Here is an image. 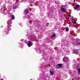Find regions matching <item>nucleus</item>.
<instances>
[{
  "label": "nucleus",
  "mask_w": 80,
  "mask_h": 80,
  "mask_svg": "<svg viewBox=\"0 0 80 80\" xmlns=\"http://www.w3.org/2000/svg\"><path fill=\"white\" fill-rule=\"evenodd\" d=\"M1 10H2V9H1Z\"/></svg>",
  "instance_id": "18"
},
{
  "label": "nucleus",
  "mask_w": 80,
  "mask_h": 80,
  "mask_svg": "<svg viewBox=\"0 0 80 80\" xmlns=\"http://www.w3.org/2000/svg\"><path fill=\"white\" fill-rule=\"evenodd\" d=\"M77 44H78V45H80V42H78Z\"/></svg>",
  "instance_id": "12"
},
{
  "label": "nucleus",
  "mask_w": 80,
  "mask_h": 80,
  "mask_svg": "<svg viewBox=\"0 0 80 80\" xmlns=\"http://www.w3.org/2000/svg\"><path fill=\"white\" fill-rule=\"evenodd\" d=\"M65 29H66V30H69V29L68 28V27H66L65 28Z\"/></svg>",
  "instance_id": "8"
},
{
  "label": "nucleus",
  "mask_w": 80,
  "mask_h": 80,
  "mask_svg": "<svg viewBox=\"0 0 80 80\" xmlns=\"http://www.w3.org/2000/svg\"><path fill=\"white\" fill-rule=\"evenodd\" d=\"M78 74L80 75V69H78Z\"/></svg>",
  "instance_id": "11"
},
{
  "label": "nucleus",
  "mask_w": 80,
  "mask_h": 80,
  "mask_svg": "<svg viewBox=\"0 0 80 80\" xmlns=\"http://www.w3.org/2000/svg\"><path fill=\"white\" fill-rule=\"evenodd\" d=\"M28 45L29 47H30L32 45V43L31 42L28 41Z\"/></svg>",
  "instance_id": "2"
},
{
  "label": "nucleus",
  "mask_w": 80,
  "mask_h": 80,
  "mask_svg": "<svg viewBox=\"0 0 80 80\" xmlns=\"http://www.w3.org/2000/svg\"><path fill=\"white\" fill-rule=\"evenodd\" d=\"M74 53H76V54H77V53H78V51L74 50Z\"/></svg>",
  "instance_id": "7"
},
{
  "label": "nucleus",
  "mask_w": 80,
  "mask_h": 80,
  "mask_svg": "<svg viewBox=\"0 0 80 80\" xmlns=\"http://www.w3.org/2000/svg\"><path fill=\"white\" fill-rule=\"evenodd\" d=\"M52 37H55V34H54L52 35Z\"/></svg>",
  "instance_id": "14"
},
{
  "label": "nucleus",
  "mask_w": 80,
  "mask_h": 80,
  "mask_svg": "<svg viewBox=\"0 0 80 80\" xmlns=\"http://www.w3.org/2000/svg\"><path fill=\"white\" fill-rule=\"evenodd\" d=\"M50 73L51 75H53V70L50 69Z\"/></svg>",
  "instance_id": "6"
},
{
  "label": "nucleus",
  "mask_w": 80,
  "mask_h": 80,
  "mask_svg": "<svg viewBox=\"0 0 80 80\" xmlns=\"http://www.w3.org/2000/svg\"><path fill=\"white\" fill-rule=\"evenodd\" d=\"M72 19H73V18H74L73 17H72Z\"/></svg>",
  "instance_id": "15"
},
{
  "label": "nucleus",
  "mask_w": 80,
  "mask_h": 80,
  "mask_svg": "<svg viewBox=\"0 0 80 80\" xmlns=\"http://www.w3.org/2000/svg\"><path fill=\"white\" fill-rule=\"evenodd\" d=\"M72 23H73L75 24V23H76V22H74V21H72Z\"/></svg>",
  "instance_id": "13"
},
{
  "label": "nucleus",
  "mask_w": 80,
  "mask_h": 80,
  "mask_svg": "<svg viewBox=\"0 0 80 80\" xmlns=\"http://www.w3.org/2000/svg\"><path fill=\"white\" fill-rule=\"evenodd\" d=\"M11 18L12 20H14V19H15V16H14V15H11Z\"/></svg>",
  "instance_id": "5"
},
{
  "label": "nucleus",
  "mask_w": 80,
  "mask_h": 80,
  "mask_svg": "<svg viewBox=\"0 0 80 80\" xmlns=\"http://www.w3.org/2000/svg\"><path fill=\"white\" fill-rule=\"evenodd\" d=\"M18 3V2H17V3Z\"/></svg>",
  "instance_id": "19"
},
{
  "label": "nucleus",
  "mask_w": 80,
  "mask_h": 80,
  "mask_svg": "<svg viewBox=\"0 0 80 80\" xmlns=\"http://www.w3.org/2000/svg\"><path fill=\"white\" fill-rule=\"evenodd\" d=\"M23 39H21V41H22H22H23Z\"/></svg>",
  "instance_id": "16"
},
{
  "label": "nucleus",
  "mask_w": 80,
  "mask_h": 80,
  "mask_svg": "<svg viewBox=\"0 0 80 80\" xmlns=\"http://www.w3.org/2000/svg\"><path fill=\"white\" fill-rule=\"evenodd\" d=\"M25 12H26V13H28V10H26L25 11Z\"/></svg>",
  "instance_id": "9"
},
{
  "label": "nucleus",
  "mask_w": 80,
  "mask_h": 80,
  "mask_svg": "<svg viewBox=\"0 0 80 80\" xmlns=\"http://www.w3.org/2000/svg\"><path fill=\"white\" fill-rule=\"evenodd\" d=\"M61 10L62 12H65L66 11V9H65V8H62L61 9Z\"/></svg>",
  "instance_id": "4"
},
{
  "label": "nucleus",
  "mask_w": 80,
  "mask_h": 80,
  "mask_svg": "<svg viewBox=\"0 0 80 80\" xmlns=\"http://www.w3.org/2000/svg\"><path fill=\"white\" fill-rule=\"evenodd\" d=\"M63 60L64 62H67L68 60V58L67 57H64L63 58Z\"/></svg>",
  "instance_id": "1"
},
{
  "label": "nucleus",
  "mask_w": 80,
  "mask_h": 80,
  "mask_svg": "<svg viewBox=\"0 0 80 80\" xmlns=\"http://www.w3.org/2000/svg\"><path fill=\"white\" fill-rule=\"evenodd\" d=\"M1 80H3V79H1Z\"/></svg>",
  "instance_id": "17"
},
{
  "label": "nucleus",
  "mask_w": 80,
  "mask_h": 80,
  "mask_svg": "<svg viewBox=\"0 0 80 80\" xmlns=\"http://www.w3.org/2000/svg\"><path fill=\"white\" fill-rule=\"evenodd\" d=\"M58 67H57V68H61V67H62V64H58Z\"/></svg>",
  "instance_id": "3"
},
{
  "label": "nucleus",
  "mask_w": 80,
  "mask_h": 80,
  "mask_svg": "<svg viewBox=\"0 0 80 80\" xmlns=\"http://www.w3.org/2000/svg\"><path fill=\"white\" fill-rule=\"evenodd\" d=\"M17 8V7L14 6L13 7V9H16Z\"/></svg>",
  "instance_id": "10"
}]
</instances>
